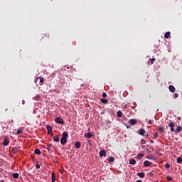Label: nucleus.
Instances as JSON below:
<instances>
[{"mask_svg": "<svg viewBox=\"0 0 182 182\" xmlns=\"http://www.w3.org/2000/svg\"><path fill=\"white\" fill-rule=\"evenodd\" d=\"M55 123H58V124H65V122L63 121V119L60 117H56L55 119Z\"/></svg>", "mask_w": 182, "mask_h": 182, "instance_id": "obj_1", "label": "nucleus"}, {"mask_svg": "<svg viewBox=\"0 0 182 182\" xmlns=\"http://www.w3.org/2000/svg\"><path fill=\"white\" fill-rule=\"evenodd\" d=\"M168 127H171V132H175L176 130L174 129V123L170 122L168 124Z\"/></svg>", "mask_w": 182, "mask_h": 182, "instance_id": "obj_2", "label": "nucleus"}, {"mask_svg": "<svg viewBox=\"0 0 182 182\" xmlns=\"http://www.w3.org/2000/svg\"><path fill=\"white\" fill-rule=\"evenodd\" d=\"M46 129H47V130H48V134H52V136H53V134H52V127L48 125V126L46 127Z\"/></svg>", "mask_w": 182, "mask_h": 182, "instance_id": "obj_3", "label": "nucleus"}, {"mask_svg": "<svg viewBox=\"0 0 182 182\" xmlns=\"http://www.w3.org/2000/svg\"><path fill=\"white\" fill-rule=\"evenodd\" d=\"M100 157H106V151L101 150L100 151Z\"/></svg>", "mask_w": 182, "mask_h": 182, "instance_id": "obj_4", "label": "nucleus"}, {"mask_svg": "<svg viewBox=\"0 0 182 182\" xmlns=\"http://www.w3.org/2000/svg\"><path fill=\"white\" fill-rule=\"evenodd\" d=\"M85 137H87V139H92V137H93V134L88 132L85 134Z\"/></svg>", "mask_w": 182, "mask_h": 182, "instance_id": "obj_5", "label": "nucleus"}, {"mask_svg": "<svg viewBox=\"0 0 182 182\" xmlns=\"http://www.w3.org/2000/svg\"><path fill=\"white\" fill-rule=\"evenodd\" d=\"M139 134L141 136H144L146 134V130H144V129H139Z\"/></svg>", "mask_w": 182, "mask_h": 182, "instance_id": "obj_6", "label": "nucleus"}, {"mask_svg": "<svg viewBox=\"0 0 182 182\" xmlns=\"http://www.w3.org/2000/svg\"><path fill=\"white\" fill-rule=\"evenodd\" d=\"M169 90L171 93H174V92H176V88L173 85H169Z\"/></svg>", "mask_w": 182, "mask_h": 182, "instance_id": "obj_7", "label": "nucleus"}, {"mask_svg": "<svg viewBox=\"0 0 182 182\" xmlns=\"http://www.w3.org/2000/svg\"><path fill=\"white\" fill-rule=\"evenodd\" d=\"M67 141H68V140L66 139V138H63L62 136L61 140H60L61 144H66Z\"/></svg>", "mask_w": 182, "mask_h": 182, "instance_id": "obj_8", "label": "nucleus"}, {"mask_svg": "<svg viewBox=\"0 0 182 182\" xmlns=\"http://www.w3.org/2000/svg\"><path fill=\"white\" fill-rule=\"evenodd\" d=\"M38 80H40L41 83H43V82H45V79L43 77H37L36 79V82L38 81Z\"/></svg>", "mask_w": 182, "mask_h": 182, "instance_id": "obj_9", "label": "nucleus"}, {"mask_svg": "<svg viewBox=\"0 0 182 182\" xmlns=\"http://www.w3.org/2000/svg\"><path fill=\"white\" fill-rule=\"evenodd\" d=\"M150 164H151V163H150V161H145L144 162V166L145 167H149V166H150Z\"/></svg>", "mask_w": 182, "mask_h": 182, "instance_id": "obj_10", "label": "nucleus"}, {"mask_svg": "<svg viewBox=\"0 0 182 182\" xmlns=\"http://www.w3.org/2000/svg\"><path fill=\"white\" fill-rule=\"evenodd\" d=\"M138 177H141V178H144V173L140 172L137 173Z\"/></svg>", "mask_w": 182, "mask_h": 182, "instance_id": "obj_11", "label": "nucleus"}, {"mask_svg": "<svg viewBox=\"0 0 182 182\" xmlns=\"http://www.w3.org/2000/svg\"><path fill=\"white\" fill-rule=\"evenodd\" d=\"M51 178H52V182H55V180H56V176H55V172H53V173H52Z\"/></svg>", "mask_w": 182, "mask_h": 182, "instance_id": "obj_12", "label": "nucleus"}, {"mask_svg": "<svg viewBox=\"0 0 182 182\" xmlns=\"http://www.w3.org/2000/svg\"><path fill=\"white\" fill-rule=\"evenodd\" d=\"M181 130H182L181 126H178V127H177V128L176 129V133H180V132H181Z\"/></svg>", "mask_w": 182, "mask_h": 182, "instance_id": "obj_13", "label": "nucleus"}, {"mask_svg": "<svg viewBox=\"0 0 182 182\" xmlns=\"http://www.w3.org/2000/svg\"><path fill=\"white\" fill-rule=\"evenodd\" d=\"M75 146L76 149H80L81 144L79 141L75 142Z\"/></svg>", "mask_w": 182, "mask_h": 182, "instance_id": "obj_14", "label": "nucleus"}, {"mask_svg": "<svg viewBox=\"0 0 182 182\" xmlns=\"http://www.w3.org/2000/svg\"><path fill=\"white\" fill-rule=\"evenodd\" d=\"M68 136H69V134H68V132H63L62 137L64 138V139H68Z\"/></svg>", "mask_w": 182, "mask_h": 182, "instance_id": "obj_15", "label": "nucleus"}, {"mask_svg": "<svg viewBox=\"0 0 182 182\" xmlns=\"http://www.w3.org/2000/svg\"><path fill=\"white\" fill-rule=\"evenodd\" d=\"M117 117H122V116H123V112H122V111H118L117 112Z\"/></svg>", "mask_w": 182, "mask_h": 182, "instance_id": "obj_16", "label": "nucleus"}, {"mask_svg": "<svg viewBox=\"0 0 182 182\" xmlns=\"http://www.w3.org/2000/svg\"><path fill=\"white\" fill-rule=\"evenodd\" d=\"M129 123H130V124H132V126H134V124H136V119H130V120H129Z\"/></svg>", "mask_w": 182, "mask_h": 182, "instance_id": "obj_17", "label": "nucleus"}, {"mask_svg": "<svg viewBox=\"0 0 182 182\" xmlns=\"http://www.w3.org/2000/svg\"><path fill=\"white\" fill-rule=\"evenodd\" d=\"M102 103H104L105 105H107L109 103V101L106 99H101Z\"/></svg>", "mask_w": 182, "mask_h": 182, "instance_id": "obj_18", "label": "nucleus"}, {"mask_svg": "<svg viewBox=\"0 0 182 182\" xmlns=\"http://www.w3.org/2000/svg\"><path fill=\"white\" fill-rule=\"evenodd\" d=\"M3 144H4V146H8V144H9V140L5 139H4V143H3Z\"/></svg>", "mask_w": 182, "mask_h": 182, "instance_id": "obj_19", "label": "nucleus"}, {"mask_svg": "<svg viewBox=\"0 0 182 182\" xmlns=\"http://www.w3.org/2000/svg\"><path fill=\"white\" fill-rule=\"evenodd\" d=\"M142 157H144V155L142 154H139L136 156V159H138V160H140V159H142Z\"/></svg>", "mask_w": 182, "mask_h": 182, "instance_id": "obj_20", "label": "nucleus"}, {"mask_svg": "<svg viewBox=\"0 0 182 182\" xmlns=\"http://www.w3.org/2000/svg\"><path fill=\"white\" fill-rule=\"evenodd\" d=\"M18 149L16 147L12 149V153H14V154H16V153H18Z\"/></svg>", "mask_w": 182, "mask_h": 182, "instance_id": "obj_21", "label": "nucleus"}, {"mask_svg": "<svg viewBox=\"0 0 182 182\" xmlns=\"http://www.w3.org/2000/svg\"><path fill=\"white\" fill-rule=\"evenodd\" d=\"M108 161H109V163H113V161H114V158L110 156V157L108 159Z\"/></svg>", "mask_w": 182, "mask_h": 182, "instance_id": "obj_22", "label": "nucleus"}, {"mask_svg": "<svg viewBox=\"0 0 182 182\" xmlns=\"http://www.w3.org/2000/svg\"><path fill=\"white\" fill-rule=\"evenodd\" d=\"M129 164H132L133 166H134V164H136V160L134 159L129 160Z\"/></svg>", "mask_w": 182, "mask_h": 182, "instance_id": "obj_23", "label": "nucleus"}, {"mask_svg": "<svg viewBox=\"0 0 182 182\" xmlns=\"http://www.w3.org/2000/svg\"><path fill=\"white\" fill-rule=\"evenodd\" d=\"M53 140H54V141L58 143L59 141V136H54Z\"/></svg>", "mask_w": 182, "mask_h": 182, "instance_id": "obj_24", "label": "nucleus"}, {"mask_svg": "<svg viewBox=\"0 0 182 182\" xmlns=\"http://www.w3.org/2000/svg\"><path fill=\"white\" fill-rule=\"evenodd\" d=\"M157 137H159V134L156 132L155 134H154L152 139H157Z\"/></svg>", "mask_w": 182, "mask_h": 182, "instance_id": "obj_25", "label": "nucleus"}, {"mask_svg": "<svg viewBox=\"0 0 182 182\" xmlns=\"http://www.w3.org/2000/svg\"><path fill=\"white\" fill-rule=\"evenodd\" d=\"M13 177H14V178H18V177H19V173H14Z\"/></svg>", "mask_w": 182, "mask_h": 182, "instance_id": "obj_26", "label": "nucleus"}, {"mask_svg": "<svg viewBox=\"0 0 182 182\" xmlns=\"http://www.w3.org/2000/svg\"><path fill=\"white\" fill-rule=\"evenodd\" d=\"M35 154H41V150L39 149H35L34 151Z\"/></svg>", "mask_w": 182, "mask_h": 182, "instance_id": "obj_27", "label": "nucleus"}, {"mask_svg": "<svg viewBox=\"0 0 182 182\" xmlns=\"http://www.w3.org/2000/svg\"><path fill=\"white\" fill-rule=\"evenodd\" d=\"M52 144H49V145H48V147H47V150H48V151H50V150H51V149H52Z\"/></svg>", "mask_w": 182, "mask_h": 182, "instance_id": "obj_28", "label": "nucleus"}, {"mask_svg": "<svg viewBox=\"0 0 182 182\" xmlns=\"http://www.w3.org/2000/svg\"><path fill=\"white\" fill-rule=\"evenodd\" d=\"M177 163H178V164L182 163V158L181 157H178Z\"/></svg>", "mask_w": 182, "mask_h": 182, "instance_id": "obj_29", "label": "nucleus"}, {"mask_svg": "<svg viewBox=\"0 0 182 182\" xmlns=\"http://www.w3.org/2000/svg\"><path fill=\"white\" fill-rule=\"evenodd\" d=\"M168 36H170V32H166L164 35V38H168Z\"/></svg>", "mask_w": 182, "mask_h": 182, "instance_id": "obj_30", "label": "nucleus"}, {"mask_svg": "<svg viewBox=\"0 0 182 182\" xmlns=\"http://www.w3.org/2000/svg\"><path fill=\"white\" fill-rule=\"evenodd\" d=\"M168 181H173V178L171 176H167Z\"/></svg>", "mask_w": 182, "mask_h": 182, "instance_id": "obj_31", "label": "nucleus"}, {"mask_svg": "<svg viewBox=\"0 0 182 182\" xmlns=\"http://www.w3.org/2000/svg\"><path fill=\"white\" fill-rule=\"evenodd\" d=\"M177 97H178V93H175V94L173 95V98H174V99H177Z\"/></svg>", "mask_w": 182, "mask_h": 182, "instance_id": "obj_32", "label": "nucleus"}, {"mask_svg": "<svg viewBox=\"0 0 182 182\" xmlns=\"http://www.w3.org/2000/svg\"><path fill=\"white\" fill-rule=\"evenodd\" d=\"M154 62H156V58H152L151 60V63L153 65L154 63Z\"/></svg>", "mask_w": 182, "mask_h": 182, "instance_id": "obj_33", "label": "nucleus"}, {"mask_svg": "<svg viewBox=\"0 0 182 182\" xmlns=\"http://www.w3.org/2000/svg\"><path fill=\"white\" fill-rule=\"evenodd\" d=\"M159 132H163L164 130V128H163V127H159Z\"/></svg>", "mask_w": 182, "mask_h": 182, "instance_id": "obj_34", "label": "nucleus"}, {"mask_svg": "<svg viewBox=\"0 0 182 182\" xmlns=\"http://www.w3.org/2000/svg\"><path fill=\"white\" fill-rule=\"evenodd\" d=\"M141 144H146V141L144 139H141Z\"/></svg>", "mask_w": 182, "mask_h": 182, "instance_id": "obj_35", "label": "nucleus"}, {"mask_svg": "<svg viewBox=\"0 0 182 182\" xmlns=\"http://www.w3.org/2000/svg\"><path fill=\"white\" fill-rule=\"evenodd\" d=\"M165 168H170V164H165Z\"/></svg>", "mask_w": 182, "mask_h": 182, "instance_id": "obj_36", "label": "nucleus"}, {"mask_svg": "<svg viewBox=\"0 0 182 182\" xmlns=\"http://www.w3.org/2000/svg\"><path fill=\"white\" fill-rule=\"evenodd\" d=\"M21 133H22V129H18L17 134H21Z\"/></svg>", "mask_w": 182, "mask_h": 182, "instance_id": "obj_37", "label": "nucleus"}, {"mask_svg": "<svg viewBox=\"0 0 182 182\" xmlns=\"http://www.w3.org/2000/svg\"><path fill=\"white\" fill-rule=\"evenodd\" d=\"M36 168H41V165H39V164H37L36 165Z\"/></svg>", "mask_w": 182, "mask_h": 182, "instance_id": "obj_38", "label": "nucleus"}, {"mask_svg": "<svg viewBox=\"0 0 182 182\" xmlns=\"http://www.w3.org/2000/svg\"><path fill=\"white\" fill-rule=\"evenodd\" d=\"M106 96H107V95L106 94V92H104V93L102 94V97H106Z\"/></svg>", "mask_w": 182, "mask_h": 182, "instance_id": "obj_39", "label": "nucleus"}, {"mask_svg": "<svg viewBox=\"0 0 182 182\" xmlns=\"http://www.w3.org/2000/svg\"><path fill=\"white\" fill-rule=\"evenodd\" d=\"M136 182H143L141 180H138Z\"/></svg>", "mask_w": 182, "mask_h": 182, "instance_id": "obj_40", "label": "nucleus"}, {"mask_svg": "<svg viewBox=\"0 0 182 182\" xmlns=\"http://www.w3.org/2000/svg\"><path fill=\"white\" fill-rule=\"evenodd\" d=\"M177 119L178 120H181V118H180V117H178Z\"/></svg>", "mask_w": 182, "mask_h": 182, "instance_id": "obj_41", "label": "nucleus"}, {"mask_svg": "<svg viewBox=\"0 0 182 182\" xmlns=\"http://www.w3.org/2000/svg\"><path fill=\"white\" fill-rule=\"evenodd\" d=\"M22 103H23V105H24V104H25V101H24V100H23V101H22Z\"/></svg>", "mask_w": 182, "mask_h": 182, "instance_id": "obj_42", "label": "nucleus"}, {"mask_svg": "<svg viewBox=\"0 0 182 182\" xmlns=\"http://www.w3.org/2000/svg\"><path fill=\"white\" fill-rule=\"evenodd\" d=\"M147 159H150V157H149V156H147Z\"/></svg>", "mask_w": 182, "mask_h": 182, "instance_id": "obj_43", "label": "nucleus"}, {"mask_svg": "<svg viewBox=\"0 0 182 182\" xmlns=\"http://www.w3.org/2000/svg\"><path fill=\"white\" fill-rule=\"evenodd\" d=\"M82 86H83V84L81 85V87H82Z\"/></svg>", "mask_w": 182, "mask_h": 182, "instance_id": "obj_44", "label": "nucleus"}]
</instances>
